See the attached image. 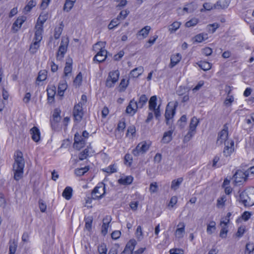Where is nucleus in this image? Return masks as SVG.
Instances as JSON below:
<instances>
[{"instance_id": "obj_15", "label": "nucleus", "mask_w": 254, "mask_h": 254, "mask_svg": "<svg viewBox=\"0 0 254 254\" xmlns=\"http://www.w3.org/2000/svg\"><path fill=\"white\" fill-rule=\"evenodd\" d=\"M137 109L138 108L136 107V101L133 99L129 102L128 105L126 108V111L127 114L133 116L136 112Z\"/></svg>"}, {"instance_id": "obj_7", "label": "nucleus", "mask_w": 254, "mask_h": 254, "mask_svg": "<svg viewBox=\"0 0 254 254\" xmlns=\"http://www.w3.org/2000/svg\"><path fill=\"white\" fill-rule=\"evenodd\" d=\"M150 145V143H147L145 141L141 142L138 143L136 147L133 149L132 154L135 156H137L140 153H144L149 149Z\"/></svg>"}, {"instance_id": "obj_44", "label": "nucleus", "mask_w": 254, "mask_h": 254, "mask_svg": "<svg viewBox=\"0 0 254 254\" xmlns=\"http://www.w3.org/2000/svg\"><path fill=\"white\" fill-rule=\"evenodd\" d=\"M198 66L204 71L208 70L211 68V65L207 62H200L198 64Z\"/></svg>"}, {"instance_id": "obj_56", "label": "nucleus", "mask_w": 254, "mask_h": 254, "mask_svg": "<svg viewBox=\"0 0 254 254\" xmlns=\"http://www.w3.org/2000/svg\"><path fill=\"white\" fill-rule=\"evenodd\" d=\"M212 53V50L210 48L205 47L202 49V53L203 55L208 56L211 55Z\"/></svg>"}, {"instance_id": "obj_37", "label": "nucleus", "mask_w": 254, "mask_h": 254, "mask_svg": "<svg viewBox=\"0 0 254 254\" xmlns=\"http://www.w3.org/2000/svg\"><path fill=\"white\" fill-rule=\"evenodd\" d=\"M180 25L181 23L178 21H175L169 25V31L170 33H173L176 32L180 28Z\"/></svg>"}, {"instance_id": "obj_46", "label": "nucleus", "mask_w": 254, "mask_h": 254, "mask_svg": "<svg viewBox=\"0 0 254 254\" xmlns=\"http://www.w3.org/2000/svg\"><path fill=\"white\" fill-rule=\"evenodd\" d=\"M219 27V24L217 23H215L212 24H209L207 26V28L208 31L211 33H213L215 32L216 30Z\"/></svg>"}, {"instance_id": "obj_11", "label": "nucleus", "mask_w": 254, "mask_h": 254, "mask_svg": "<svg viewBox=\"0 0 254 254\" xmlns=\"http://www.w3.org/2000/svg\"><path fill=\"white\" fill-rule=\"evenodd\" d=\"M234 151V142L232 140L227 141L225 144L223 153L224 155L227 157H229Z\"/></svg>"}, {"instance_id": "obj_14", "label": "nucleus", "mask_w": 254, "mask_h": 254, "mask_svg": "<svg viewBox=\"0 0 254 254\" xmlns=\"http://www.w3.org/2000/svg\"><path fill=\"white\" fill-rule=\"evenodd\" d=\"M35 32L34 40L40 42L42 39V34L43 32V26L39 24V22H37L35 27Z\"/></svg>"}, {"instance_id": "obj_40", "label": "nucleus", "mask_w": 254, "mask_h": 254, "mask_svg": "<svg viewBox=\"0 0 254 254\" xmlns=\"http://www.w3.org/2000/svg\"><path fill=\"white\" fill-rule=\"evenodd\" d=\"M89 170V167L85 166L81 168H77L74 170V173L76 176H81L83 175Z\"/></svg>"}, {"instance_id": "obj_25", "label": "nucleus", "mask_w": 254, "mask_h": 254, "mask_svg": "<svg viewBox=\"0 0 254 254\" xmlns=\"http://www.w3.org/2000/svg\"><path fill=\"white\" fill-rule=\"evenodd\" d=\"M181 55L178 53L176 55H173L171 58V63L170 64V67L171 68L175 66L181 60Z\"/></svg>"}, {"instance_id": "obj_42", "label": "nucleus", "mask_w": 254, "mask_h": 254, "mask_svg": "<svg viewBox=\"0 0 254 254\" xmlns=\"http://www.w3.org/2000/svg\"><path fill=\"white\" fill-rule=\"evenodd\" d=\"M207 34L200 33L197 34L194 37L195 41L198 43H200L203 41L207 39Z\"/></svg>"}, {"instance_id": "obj_22", "label": "nucleus", "mask_w": 254, "mask_h": 254, "mask_svg": "<svg viewBox=\"0 0 254 254\" xmlns=\"http://www.w3.org/2000/svg\"><path fill=\"white\" fill-rule=\"evenodd\" d=\"M230 3L228 0H219L214 4V9H225L228 7Z\"/></svg>"}, {"instance_id": "obj_16", "label": "nucleus", "mask_w": 254, "mask_h": 254, "mask_svg": "<svg viewBox=\"0 0 254 254\" xmlns=\"http://www.w3.org/2000/svg\"><path fill=\"white\" fill-rule=\"evenodd\" d=\"M112 220L111 217L109 215L106 216L103 219V225L102 226L101 233L105 236L108 233L109 224Z\"/></svg>"}, {"instance_id": "obj_19", "label": "nucleus", "mask_w": 254, "mask_h": 254, "mask_svg": "<svg viewBox=\"0 0 254 254\" xmlns=\"http://www.w3.org/2000/svg\"><path fill=\"white\" fill-rule=\"evenodd\" d=\"M136 245V241L135 240H130L126 245L123 253L125 254H131Z\"/></svg>"}, {"instance_id": "obj_64", "label": "nucleus", "mask_w": 254, "mask_h": 254, "mask_svg": "<svg viewBox=\"0 0 254 254\" xmlns=\"http://www.w3.org/2000/svg\"><path fill=\"white\" fill-rule=\"evenodd\" d=\"M46 19H47L46 15L42 16V15H40L38 19L37 22H39V24H41V25L43 26L44 22L46 21Z\"/></svg>"}, {"instance_id": "obj_24", "label": "nucleus", "mask_w": 254, "mask_h": 254, "mask_svg": "<svg viewBox=\"0 0 254 254\" xmlns=\"http://www.w3.org/2000/svg\"><path fill=\"white\" fill-rule=\"evenodd\" d=\"M172 134L173 130H172L165 132L161 140L162 142L163 143H168L170 142L172 139Z\"/></svg>"}, {"instance_id": "obj_39", "label": "nucleus", "mask_w": 254, "mask_h": 254, "mask_svg": "<svg viewBox=\"0 0 254 254\" xmlns=\"http://www.w3.org/2000/svg\"><path fill=\"white\" fill-rule=\"evenodd\" d=\"M157 97L154 95L152 96L149 101V110H154L156 107Z\"/></svg>"}, {"instance_id": "obj_58", "label": "nucleus", "mask_w": 254, "mask_h": 254, "mask_svg": "<svg viewBox=\"0 0 254 254\" xmlns=\"http://www.w3.org/2000/svg\"><path fill=\"white\" fill-rule=\"evenodd\" d=\"M170 254H184V251L179 249H172L169 251Z\"/></svg>"}, {"instance_id": "obj_5", "label": "nucleus", "mask_w": 254, "mask_h": 254, "mask_svg": "<svg viewBox=\"0 0 254 254\" xmlns=\"http://www.w3.org/2000/svg\"><path fill=\"white\" fill-rule=\"evenodd\" d=\"M105 193V184L103 183H100L93 190L92 196L94 199H100L104 196Z\"/></svg>"}, {"instance_id": "obj_54", "label": "nucleus", "mask_w": 254, "mask_h": 254, "mask_svg": "<svg viewBox=\"0 0 254 254\" xmlns=\"http://www.w3.org/2000/svg\"><path fill=\"white\" fill-rule=\"evenodd\" d=\"M158 190V186L157 183L154 182L151 183L149 187V191L151 193H155Z\"/></svg>"}, {"instance_id": "obj_9", "label": "nucleus", "mask_w": 254, "mask_h": 254, "mask_svg": "<svg viewBox=\"0 0 254 254\" xmlns=\"http://www.w3.org/2000/svg\"><path fill=\"white\" fill-rule=\"evenodd\" d=\"M119 75L120 73L118 70L110 72L106 80V86L108 87H113L114 84L118 81Z\"/></svg>"}, {"instance_id": "obj_38", "label": "nucleus", "mask_w": 254, "mask_h": 254, "mask_svg": "<svg viewBox=\"0 0 254 254\" xmlns=\"http://www.w3.org/2000/svg\"><path fill=\"white\" fill-rule=\"evenodd\" d=\"M36 4V1L34 0H31L29 1L27 4L24 8V12L25 13L29 12L31 11V9L34 7Z\"/></svg>"}, {"instance_id": "obj_51", "label": "nucleus", "mask_w": 254, "mask_h": 254, "mask_svg": "<svg viewBox=\"0 0 254 254\" xmlns=\"http://www.w3.org/2000/svg\"><path fill=\"white\" fill-rule=\"evenodd\" d=\"M17 248V243L13 241L12 242H10L9 248V253L15 254Z\"/></svg>"}, {"instance_id": "obj_48", "label": "nucleus", "mask_w": 254, "mask_h": 254, "mask_svg": "<svg viewBox=\"0 0 254 254\" xmlns=\"http://www.w3.org/2000/svg\"><path fill=\"white\" fill-rule=\"evenodd\" d=\"M129 11L128 10H122L120 12V14L117 16V18L120 20L125 19L128 15Z\"/></svg>"}, {"instance_id": "obj_35", "label": "nucleus", "mask_w": 254, "mask_h": 254, "mask_svg": "<svg viewBox=\"0 0 254 254\" xmlns=\"http://www.w3.org/2000/svg\"><path fill=\"white\" fill-rule=\"evenodd\" d=\"M63 27H64L63 22H62L61 23L60 26L59 27L55 28L54 36V38L56 39H58L60 38V37L62 33V31L63 30Z\"/></svg>"}, {"instance_id": "obj_4", "label": "nucleus", "mask_w": 254, "mask_h": 254, "mask_svg": "<svg viewBox=\"0 0 254 254\" xmlns=\"http://www.w3.org/2000/svg\"><path fill=\"white\" fill-rule=\"evenodd\" d=\"M199 123V120L195 117L191 118L189 126V130L185 136V140L188 141L195 134L196 128Z\"/></svg>"}, {"instance_id": "obj_8", "label": "nucleus", "mask_w": 254, "mask_h": 254, "mask_svg": "<svg viewBox=\"0 0 254 254\" xmlns=\"http://www.w3.org/2000/svg\"><path fill=\"white\" fill-rule=\"evenodd\" d=\"M228 137V127L226 125L223 127V129L218 133L217 139V144L221 145L223 143H227Z\"/></svg>"}, {"instance_id": "obj_17", "label": "nucleus", "mask_w": 254, "mask_h": 254, "mask_svg": "<svg viewBox=\"0 0 254 254\" xmlns=\"http://www.w3.org/2000/svg\"><path fill=\"white\" fill-rule=\"evenodd\" d=\"M177 227L175 235L177 238L180 239L184 237L185 232V224L184 222H180L177 225Z\"/></svg>"}, {"instance_id": "obj_6", "label": "nucleus", "mask_w": 254, "mask_h": 254, "mask_svg": "<svg viewBox=\"0 0 254 254\" xmlns=\"http://www.w3.org/2000/svg\"><path fill=\"white\" fill-rule=\"evenodd\" d=\"M68 42L69 40L68 38H62L57 54V57L58 60H62L64 58V54L67 51Z\"/></svg>"}, {"instance_id": "obj_21", "label": "nucleus", "mask_w": 254, "mask_h": 254, "mask_svg": "<svg viewBox=\"0 0 254 254\" xmlns=\"http://www.w3.org/2000/svg\"><path fill=\"white\" fill-rule=\"evenodd\" d=\"M32 139L35 142H38L40 139V132L39 129L36 127H33L30 130Z\"/></svg>"}, {"instance_id": "obj_30", "label": "nucleus", "mask_w": 254, "mask_h": 254, "mask_svg": "<svg viewBox=\"0 0 254 254\" xmlns=\"http://www.w3.org/2000/svg\"><path fill=\"white\" fill-rule=\"evenodd\" d=\"M133 181V177L131 176H127L125 177H122L118 180L120 184L123 185H127L130 184Z\"/></svg>"}, {"instance_id": "obj_34", "label": "nucleus", "mask_w": 254, "mask_h": 254, "mask_svg": "<svg viewBox=\"0 0 254 254\" xmlns=\"http://www.w3.org/2000/svg\"><path fill=\"white\" fill-rule=\"evenodd\" d=\"M76 0H66L64 6V10L67 12L69 11L75 2Z\"/></svg>"}, {"instance_id": "obj_2", "label": "nucleus", "mask_w": 254, "mask_h": 254, "mask_svg": "<svg viewBox=\"0 0 254 254\" xmlns=\"http://www.w3.org/2000/svg\"><path fill=\"white\" fill-rule=\"evenodd\" d=\"M241 201L245 206H250L254 204V188H249L240 194Z\"/></svg>"}, {"instance_id": "obj_23", "label": "nucleus", "mask_w": 254, "mask_h": 254, "mask_svg": "<svg viewBox=\"0 0 254 254\" xmlns=\"http://www.w3.org/2000/svg\"><path fill=\"white\" fill-rule=\"evenodd\" d=\"M143 72V67L141 66H138L132 69L129 74V77L136 78L141 75Z\"/></svg>"}, {"instance_id": "obj_1", "label": "nucleus", "mask_w": 254, "mask_h": 254, "mask_svg": "<svg viewBox=\"0 0 254 254\" xmlns=\"http://www.w3.org/2000/svg\"><path fill=\"white\" fill-rule=\"evenodd\" d=\"M24 166L25 161L23 157V154L21 151H17L14 154V162L12 169L15 180L19 181L22 178Z\"/></svg>"}, {"instance_id": "obj_20", "label": "nucleus", "mask_w": 254, "mask_h": 254, "mask_svg": "<svg viewBox=\"0 0 254 254\" xmlns=\"http://www.w3.org/2000/svg\"><path fill=\"white\" fill-rule=\"evenodd\" d=\"M229 222V219L227 220V221H221L220 225L221 226V230L220 232V237L222 238H226L227 237V233L228 232L227 229V224Z\"/></svg>"}, {"instance_id": "obj_62", "label": "nucleus", "mask_w": 254, "mask_h": 254, "mask_svg": "<svg viewBox=\"0 0 254 254\" xmlns=\"http://www.w3.org/2000/svg\"><path fill=\"white\" fill-rule=\"evenodd\" d=\"M39 208L41 212H45L47 209L46 205L44 203L43 201L42 200H40L39 202Z\"/></svg>"}, {"instance_id": "obj_41", "label": "nucleus", "mask_w": 254, "mask_h": 254, "mask_svg": "<svg viewBox=\"0 0 254 254\" xmlns=\"http://www.w3.org/2000/svg\"><path fill=\"white\" fill-rule=\"evenodd\" d=\"M216 223L214 221H211L209 224L207 225L206 232L207 234L211 235L214 231L216 229Z\"/></svg>"}, {"instance_id": "obj_61", "label": "nucleus", "mask_w": 254, "mask_h": 254, "mask_svg": "<svg viewBox=\"0 0 254 254\" xmlns=\"http://www.w3.org/2000/svg\"><path fill=\"white\" fill-rule=\"evenodd\" d=\"M121 233L120 231H115L111 234V237L113 239L117 240L121 236Z\"/></svg>"}, {"instance_id": "obj_55", "label": "nucleus", "mask_w": 254, "mask_h": 254, "mask_svg": "<svg viewBox=\"0 0 254 254\" xmlns=\"http://www.w3.org/2000/svg\"><path fill=\"white\" fill-rule=\"evenodd\" d=\"M187 119L186 116L183 115L181 117L180 120L178 121V124L182 128H183L185 126L186 123L187 122Z\"/></svg>"}, {"instance_id": "obj_26", "label": "nucleus", "mask_w": 254, "mask_h": 254, "mask_svg": "<svg viewBox=\"0 0 254 254\" xmlns=\"http://www.w3.org/2000/svg\"><path fill=\"white\" fill-rule=\"evenodd\" d=\"M67 85L66 82L65 80L61 81L59 83L58 89V94L62 96L64 94V91L66 89Z\"/></svg>"}, {"instance_id": "obj_3", "label": "nucleus", "mask_w": 254, "mask_h": 254, "mask_svg": "<svg viewBox=\"0 0 254 254\" xmlns=\"http://www.w3.org/2000/svg\"><path fill=\"white\" fill-rule=\"evenodd\" d=\"M105 45V42H99L94 45L93 48L100 50L94 57L93 60L94 61L101 63L104 61L106 59L107 51L103 48H104Z\"/></svg>"}, {"instance_id": "obj_50", "label": "nucleus", "mask_w": 254, "mask_h": 254, "mask_svg": "<svg viewBox=\"0 0 254 254\" xmlns=\"http://www.w3.org/2000/svg\"><path fill=\"white\" fill-rule=\"evenodd\" d=\"M104 172L108 173H113L117 172V167L114 165H111L103 169Z\"/></svg>"}, {"instance_id": "obj_45", "label": "nucleus", "mask_w": 254, "mask_h": 254, "mask_svg": "<svg viewBox=\"0 0 254 254\" xmlns=\"http://www.w3.org/2000/svg\"><path fill=\"white\" fill-rule=\"evenodd\" d=\"M47 78V71L46 70H41L39 72L37 80L38 81H44Z\"/></svg>"}, {"instance_id": "obj_57", "label": "nucleus", "mask_w": 254, "mask_h": 254, "mask_svg": "<svg viewBox=\"0 0 254 254\" xmlns=\"http://www.w3.org/2000/svg\"><path fill=\"white\" fill-rule=\"evenodd\" d=\"M107 251L106 246L104 244H101L98 247V251L100 254H106Z\"/></svg>"}, {"instance_id": "obj_31", "label": "nucleus", "mask_w": 254, "mask_h": 254, "mask_svg": "<svg viewBox=\"0 0 254 254\" xmlns=\"http://www.w3.org/2000/svg\"><path fill=\"white\" fill-rule=\"evenodd\" d=\"M151 29V27L149 26H146L140 30H139L137 33L138 36H142V38H146Z\"/></svg>"}, {"instance_id": "obj_49", "label": "nucleus", "mask_w": 254, "mask_h": 254, "mask_svg": "<svg viewBox=\"0 0 254 254\" xmlns=\"http://www.w3.org/2000/svg\"><path fill=\"white\" fill-rule=\"evenodd\" d=\"M89 155V150L88 149L86 148L83 150L79 154V159L80 160H83L87 158V157Z\"/></svg>"}, {"instance_id": "obj_53", "label": "nucleus", "mask_w": 254, "mask_h": 254, "mask_svg": "<svg viewBox=\"0 0 254 254\" xmlns=\"http://www.w3.org/2000/svg\"><path fill=\"white\" fill-rule=\"evenodd\" d=\"M198 23V20L196 18H193L186 23V26L190 27L195 26Z\"/></svg>"}, {"instance_id": "obj_10", "label": "nucleus", "mask_w": 254, "mask_h": 254, "mask_svg": "<svg viewBox=\"0 0 254 254\" xmlns=\"http://www.w3.org/2000/svg\"><path fill=\"white\" fill-rule=\"evenodd\" d=\"M249 176V172H248V170L245 172L239 170L236 172L234 175V178L236 183H240L246 182Z\"/></svg>"}, {"instance_id": "obj_28", "label": "nucleus", "mask_w": 254, "mask_h": 254, "mask_svg": "<svg viewBox=\"0 0 254 254\" xmlns=\"http://www.w3.org/2000/svg\"><path fill=\"white\" fill-rule=\"evenodd\" d=\"M148 101V98L145 95H142L139 99L138 102L136 101V107L138 109H141L146 105Z\"/></svg>"}, {"instance_id": "obj_43", "label": "nucleus", "mask_w": 254, "mask_h": 254, "mask_svg": "<svg viewBox=\"0 0 254 254\" xmlns=\"http://www.w3.org/2000/svg\"><path fill=\"white\" fill-rule=\"evenodd\" d=\"M214 9V4H213L210 2H205L203 4V8L200 9L201 12H203L205 10H211Z\"/></svg>"}, {"instance_id": "obj_27", "label": "nucleus", "mask_w": 254, "mask_h": 254, "mask_svg": "<svg viewBox=\"0 0 254 254\" xmlns=\"http://www.w3.org/2000/svg\"><path fill=\"white\" fill-rule=\"evenodd\" d=\"M72 60L68 59L66 61L65 63V66L64 68V75L65 76H67L72 71Z\"/></svg>"}, {"instance_id": "obj_29", "label": "nucleus", "mask_w": 254, "mask_h": 254, "mask_svg": "<svg viewBox=\"0 0 254 254\" xmlns=\"http://www.w3.org/2000/svg\"><path fill=\"white\" fill-rule=\"evenodd\" d=\"M85 143V140L84 138H81L79 140H77V134H75L74 146L75 148L79 150L83 147Z\"/></svg>"}, {"instance_id": "obj_52", "label": "nucleus", "mask_w": 254, "mask_h": 254, "mask_svg": "<svg viewBox=\"0 0 254 254\" xmlns=\"http://www.w3.org/2000/svg\"><path fill=\"white\" fill-rule=\"evenodd\" d=\"M119 20L117 18L112 20L110 24L108 25V28L109 29H112L114 27H117L119 24Z\"/></svg>"}, {"instance_id": "obj_60", "label": "nucleus", "mask_w": 254, "mask_h": 254, "mask_svg": "<svg viewBox=\"0 0 254 254\" xmlns=\"http://www.w3.org/2000/svg\"><path fill=\"white\" fill-rule=\"evenodd\" d=\"M5 205L6 201L4 197V195L2 193H0V207L4 208L5 207Z\"/></svg>"}, {"instance_id": "obj_47", "label": "nucleus", "mask_w": 254, "mask_h": 254, "mask_svg": "<svg viewBox=\"0 0 254 254\" xmlns=\"http://www.w3.org/2000/svg\"><path fill=\"white\" fill-rule=\"evenodd\" d=\"M39 43L34 41V43L30 46V51L31 53L34 54L36 52L39 47Z\"/></svg>"}, {"instance_id": "obj_33", "label": "nucleus", "mask_w": 254, "mask_h": 254, "mask_svg": "<svg viewBox=\"0 0 254 254\" xmlns=\"http://www.w3.org/2000/svg\"><path fill=\"white\" fill-rule=\"evenodd\" d=\"M72 189L70 187H67L63 192L62 195L66 199L69 200L72 196Z\"/></svg>"}, {"instance_id": "obj_32", "label": "nucleus", "mask_w": 254, "mask_h": 254, "mask_svg": "<svg viewBox=\"0 0 254 254\" xmlns=\"http://www.w3.org/2000/svg\"><path fill=\"white\" fill-rule=\"evenodd\" d=\"M183 181V178H179L177 180H173L171 186V189L174 190H177L179 188Z\"/></svg>"}, {"instance_id": "obj_63", "label": "nucleus", "mask_w": 254, "mask_h": 254, "mask_svg": "<svg viewBox=\"0 0 254 254\" xmlns=\"http://www.w3.org/2000/svg\"><path fill=\"white\" fill-rule=\"evenodd\" d=\"M177 202V197L176 196H173L171 197L169 203L168 204L169 207H173L175 204Z\"/></svg>"}, {"instance_id": "obj_13", "label": "nucleus", "mask_w": 254, "mask_h": 254, "mask_svg": "<svg viewBox=\"0 0 254 254\" xmlns=\"http://www.w3.org/2000/svg\"><path fill=\"white\" fill-rule=\"evenodd\" d=\"M169 104V103L166 107L165 115L166 124L167 125L170 124L169 120L174 117L175 114L176 107V106L175 105L174 107H171L170 106Z\"/></svg>"}, {"instance_id": "obj_18", "label": "nucleus", "mask_w": 254, "mask_h": 254, "mask_svg": "<svg viewBox=\"0 0 254 254\" xmlns=\"http://www.w3.org/2000/svg\"><path fill=\"white\" fill-rule=\"evenodd\" d=\"M26 17L24 16L19 17L13 23L12 29L14 32H17L21 27L22 24L26 20Z\"/></svg>"}, {"instance_id": "obj_59", "label": "nucleus", "mask_w": 254, "mask_h": 254, "mask_svg": "<svg viewBox=\"0 0 254 254\" xmlns=\"http://www.w3.org/2000/svg\"><path fill=\"white\" fill-rule=\"evenodd\" d=\"M245 232V229L244 227L241 226L238 228V231L236 233V236L240 238L241 237Z\"/></svg>"}, {"instance_id": "obj_36", "label": "nucleus", "mask_w": 254, "mask_h": 254, "mask_svg": "<svg viewBox=\"0 0 254 254\" xmlns=\"http://www.w3.org/2000/svg\"><path fill=\"white\" fill-rule=\"evenodd\" d=\"M254 251V243L249 242L246 244L245 254H253Z\"/></svg>"}, {"instance_id": "obj_12", "label": "nucleus", "mask_w": 254, "mask_h": 254, "mask_svg": "<svg viewBox=\"0 0 254 254\" xmlns=\"http://www.w3.org/2000/svg\"><path fill=\"white\" fill-rule=\"evenodd\" d=\"M73 114L75 120L78 122L80 121L83 115L82 111V106L78 103L74 107L73 110Z\"/></svg>"}]
</instances>
